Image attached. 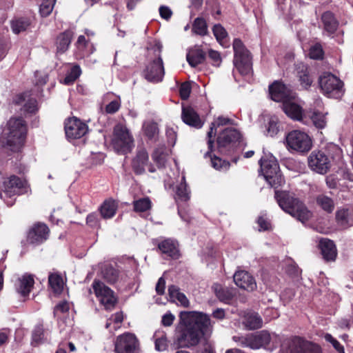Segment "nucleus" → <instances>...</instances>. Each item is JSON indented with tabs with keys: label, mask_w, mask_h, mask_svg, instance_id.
I'll return each instance as SVG.
<instances>
[{
	"label": "nucleus",
	"mask_w": 353,
	"mask_h": 353,
	"mask_svg": "<svg viewBox=\"0 0 353 353\" xmlns=\"http://www.w3.org/2000/svg\"><path fill=\"white\" fill-rule=\"evenodd\" d=\"M176 331L174 344L178 348L194 347L201 339L210 336L213 323L210 316L201 312H181Z\"/></svg>",
	"instance_id": "f257e3e1"
},
{
	"label": "nucleus",
	"mask_w": 353,
	"mask_h": 353,
	"mask_svg": "<svg viewBox=\"0 0 353 353\" xmlns=\"http://www.w3.org/2000/svg\"><path fill=\"white\" fill-rule=\"evenodd\" d=\"M274 198L279 207L286 213L302 223L312 216L311 212L305 203L296 197L294 192L275 189Z\"/></svg>",
	"instance_id": "f03ea898"
},
{
	"label": "nucleus",
	"mask_w": 353,
	"mask_h": 353,
	"mask_svg": "<svg viewBox=\"0 0 353 353\" xmlns=\"http://www.w3.org/2000/svg\"><path fill=\"white\" fill-rule=\"evenodd\" d=\"M27 128L21 118H11L3 130L1 139L13 152H19L24 145Z\"/></svg>",
	"instance_id": "7ed1b4c3"
},
{
	"label": "nucleus",
	"mask_w": 353,
	"mask_h": 353,
	"mask_svg": "<svg viewBox=\"0 0 353 353\" xmlns=\"http://www.w3.org/2000/svg\"><path fill=\"white\" fill-rule=\"evenodd\" d=\"M163 45L159 41H156L151 47L154 58L150 61L143 70V77L149 82L157 83L161 82L165 75V68L161 52Z\"/></svg>",
	"instance_id": "20e7f679"
},
{
	"label": "nucleus",
	"mask_w": 353,
	"mask_h": 353,
	"mask_svg": "<svg viewBox=\"0 0 353 353\" xmlns=\"http://www.w3.org/2000/svg\"><path fill=\"white\" fill-rule=\"evenodd\" d=\"M260 170L265 180L274 189L284 183V178L280 171L276 159L272 154H265L259 161Z\"/></svg>",
	"instance_id": "39448f33"
},
{
	"label": "nucleus",
	"mask_w": 353,
	"mask_h": 353,
	"mask_svg": "<svg viewBox=\"0 0 353 353\" xmlns=\"http://www.w3.org/2000/svg\"><path fill=\"white\" fill-rule=\"evenodd\" d=\"M242 141V134L238 130L226 128L217 137L218 152L223 155H232Z\"/></svg>",
	"instance_id": "423d86ee"
},
{
	"label": "nucleus",
	"mask_w": 353,
	"mask_h": 353,
	"mask_svg": "<svg viewBox=\"0 0 353 353\" xmlns=\"http://www.w3.org/2000/svg\"><path fill=\"white\" fill-rule=\"evenodd\" d=\"M319 83L323 94L329 98L341 99L345 93L343 81L330 72L320 76Z\"/></svg>",
	"instance_id": "0eeeda50"
},
{
	"label": "nucleus",
	"mask_w": 353,
	"mask_h": 353,
	"mask_svg": "<svg viewBox=\"0 0 353 353\" xmlns=\"http://www.w3.org/2000/svg\"><path fill=\"white\" fill-rule=\"evenodd\" d=\"M234 65L242 75H247L252 69V56L240 39H234L232 43Z\"/></svg>",
	"instance_id": "6e6552de"
},
{
	"label": "nucleus",
	"mask_w": 353,
	"mask_h": 353,
	"mask_svg": "<svg viewBox=\"0 0 353 353\" xmlns=\"http://www.w3.org/2000/svg\"><path fill=\"white\" fill-rule=\"evenodd\" d=\"M112 143L117 152L126 154L134 147V138L125 125L118 123L113 129Z\"/></svg>",
	"instance_id": "1a4fd4ad"
},
{
	"label": "nucleus",
	"mask_w": 353,
	"mask_h": 353,
	"mask_svg": "<svg viewBox=\"0 0 353 353\" xmlns=\"http://www.w3.org/2000/svg\"><path fill=\"white\" fill-rule=\"evenodd\" d=\"M28 191L27 181L17 176L12 175L6 179L0 185V197L3 199L8 205H12L13 201H6L8 198L17 194H21Z\"/></svg>",
	"instance_id": "9d476101"
},
{
	"label": "nucleus",
	"mask_w": 353,
	"mask_h": 353,
	"mask_svg": "<svg viewBox=\"0 0 353 353\" xmlns=\"http://www.w3.org/2000/svg\"><path fill=\"white\" fill-rule=\"evenodd\" d=\"M279 353H322V350L319 345L296 336L287 344H282Z\"/></svg>",
	"instance_id": "9b49d317"
},
{
	"label": "nucleus",
	"mask_w": 353,
	"mask_h": 353,
	"mask_svg": "<svg viewBox=\"0 0 353 353\" xmlns=\"http://www.w3.org/2000/svg\"><path fill=\"white\" fill-rule=\"evenodd\" d=\"M64 130L66 139L73 144L78 145L79 142L77 141L88 132V126L75 117H69L64 121Z\"/></svg>",
	"instance_id": "f8f14e48"
},
{
	"label": "nucleus",
	"mask_w": 353,
	"mask_h": 353,
	"mask_svg": "<svg viewBox=\"0 0 353 353\" xmlns=\"http://www.w3.org/2000/svg\"><path fill=\"white\" fill-rule=\"evenodd\" d=\"M285 140L288 148L299 152H307L312 148L311 138L307 134L300 130L290 132L287 134Z\"/></svg>",
	"instance_id": "ddd939ff"
},
{
	"label": "nucleus",
	"mask_w": 353,
	"mask_h": 353,
	"mask_svg": "<svg viewBox=\"0 0 353 353\" xmlns=\"http://www.w3.org/2000/svg\"><path fill=\"white\" fill-rule=\"evenodd\" d=\"M139 341L135 334L125 332L114 341L115 353H139Z\"/></svg>",
	"instance_id": "4468645a"
},
{
	"label": "nucleus",
	"mask_w": 353,
	"mask_h": 353,
	"mask_svg": "<svg viewBox=\"0 0 353 353\" xmlns=\"http://www.w3.org/2000/svg\"><path fill=\"white\" fill-rule=\"evenodd\" d=\"M309 167L316 172L325 174L331 168L329 157L321 150L313 151L308 157Z\"/></svg>",
	"instance_id": "2eb2a0df"
},
{
	"label": "nucleus",
	"mask_w": 353,
	"mask_h": 353,
	"mask_svg": "<svg viewBox=\"0 0 353 353\" xmlns=\"http://www.w3.org/2000/svg\"><path fill=\"white\" fill-rule=\"evenodd\" d=\"M215 129L214 125L212 124V126L210 128V130L208 132V150L204 154L205 157H210L211 165L212 168L217 170H228L230 166V163L228 161L223 160L221 158L216 156L212 155L211 153L214 151V139H212V133L213 130Z\"/></svg>",
	"instance_id": "dca6fc26"
},
{
	"label": "nucleus",
	"mask_w": 353,
	"mask_h": 353,
	"mask_svg": "<svg viewBox=\"0 0 353 353\" xmlns=\"http://www.w3.org/2000/svg\"><path fill=\"white\" fill-rule=\"evenodd\" d=\"M270 99L276 102L286 101L290 99V90L281 81H274L268 88Z\"/></svg>",
	"instance_id": "f3484780"
},
{
	"label": "nucleus",
	"mask_w": 353,
	"mask_h": 353,
	"mask_svg": "<svg viewBox=\"0 0 353 353\" xmlns=\"http://www.w3.org/2000/svg\"><path fill=\"white\" fill-rule=\"evenodd\" d=\"M281 108L285 114L290 119L306 123V119H307V112L304 113L302 107L291 101L290 99L281 104Z\"/></svg>",
	"instance_id": "a211bd4d"
},
{
	"label": "nucleus",
	"mask_w": 353,
	"mask_h": 353,
	"mask_svg": "<svg viewBox=\"0 0 353 353\" xmlns=\"http://www.w3.org/2000/svg\"><path fill=\"white\" fill-rule=\"evenodd\" d=\"M179 243L173 239H165L157 244V250L161 254L172 259H178L181 256Z\"/></svg>",
	"instance_id": "6ab92c4d"
},
{
	"label": "nucleus",
	"mask_w": 353,
	"mask_h": 353,
	"mask_svg": "<svg viewBox=\"0 0 353 353\" xmlns=\"http://www.w3.org/2000/svg\"><path fill=\"white\" fill-rule=\"evenodd\" d=\"M235 284L240 288L247 291H254L256 288L254 278L246 271H238L233 276Z\"/></svg>",
	"instance_id": "aec40b11"
},
{
	"label": "nucleus",
	"mask_w": 353,
	"mask_h": 353,
	"mask_svg": "<svg viewBox=\"0 0 353 353\" xmlns=\"http://www.w3.org/2000/svg\"><path fill=\"white\" fill-rule=\"evenodd\" d=\"M34 283V276L32 274H24L18 277L14 281V289L21 296H28Z\"/></svg>",
	"instance_id": "412c9836"
},
{
	"label": "nucleus",
	"mask_w": 353,
	"mask_h": 353,
	"mask_svg": "<svg viewBox=\"0 0 353 353\" xmlns=\"http://www.w3.org/2000/svg\"><path fill=\"white\" fill-rule=\"evenodd\" d=\"M149 162V156L144 148L137 150L135 157L132 160V168L135 174L141 175L145 172V167Z\"/></svg>",
	"instance_id": "4be33fe9"
},
{
	"label": "nucleus",
	"mask_w": 353,
	"mask_h": 353,
	"mask_svg": "<svg viewBox=\"0 0 353 353\" xmlns=\"http://www.w3.org/2000/svg\"><path fill=\"white\" fill-rule=\"evenodd\" d=\"M296 71L300 85L305 90L309 89L314 79L310 68L303 63H300L296 65Z\"/></svg>",
	"instance_id": "5701e85b"
},
{
	"label": "nucleus",
	"mask_w": 353,
	"mask_h": 353,
	"mask_svg": "<svg viewBox=\"0 0 353 353\" xmlns=\"http://www.w3.org/2000/svg\"><path fill=\"white\" fill-rule=\"evenodd\" d=\"M44 239V223L37 222L34 223L27 232V241L28 244L34 246L42 243Z\"/></svg>",
	"instance_id": "b1692460"
},
{
	"label": "nucleus",
	"mask_w": 353,
	"mask_h": 353,
	"mask_svg": "<svg viewBox=\"0 0 353 353\" xmlns=\"http://www.w3.org/2000/svg\"><path fill=\"white\" fill-rule=\"evenodd\" d=\"M319 248L323 258L326 261H335L337 256V250L333 241L329 239L322 238L319 241Z\"/></svg>",
	"instance_id": "393cba45"
},
{
	"label": "nucleus",
	"mask_w": 353,
	"mask_h": 353,
	"mask_svg": "<svg viewBox=\"0 0 353 353\" xmlns=\"http://www.w3.org/2000/svg\"><path fill=\"white\" fill-rule=\"evenodd\" d=\"M186 59L192 68L203 63L206 59V53L203 50L202 46L195 45L191 48L186 54Z\"/></svg>",
	"instance_id": "a878e982"
},
{
	"label": "nucleus",
	"mask_w": 353,
	"mask_h": 353,
	"mask_svg": "<svg viewBox=\"0 0 353 353\" xmlns=\"http://www.w3.org/2000/svg\"><path fill=\"white\" fill-rule=\"evenodd\" d=\"M181 118L185 124L195 128L199 129L203 125V122L201 120L199 115L190 106L183 108Z\"/></svg>",
	"instance_id": "bb28decb"
},
{
	"label": "nucleus",
	"mask_w": 353,
	"mask_h": 353,
	"mask_svg": "<svg viewBox=\"0 0 353 353\" xmlns=\"http://www.w3.org/2000/svg\"><path fill=\"white\" fill-rule=\"evenodd\" d=\"M336 221L343 229L353 225V208H343L336 212Z\"/></svg>",
	"instance_id": "cd10ccee"
},
{
	"label": "nucleus",
	"mask_w": 353,
	"mask_h": 353,
	"mask_svg": "<svg viewBox=\"0 0 353 353\" xmlns=\"http://www.w3.org/2000/svg\"><path fill=\"white\" fill-rule=\"evenodd\" d=\"M74 37V32L70 29L66 30L57 35L55 41L57 53L63 54L65 52L72 42Z\"/></svg>",
	"instance_id": "c85d7f7f"
},
{
	"label": "nucleus",
	"mask_w": 353,
	"mask_h": 353,
	"mask_svg": "<svg viewBox=\"0 0 353 353\" xmlns=\"http://www.w3.org/2000/svg\"><path fill=\"white\" fill-rule=\"evenodd\" d=\"M65 283L61 273H50L48 275V288L54 296H59L63 291Z\"/></svg>",
	"instance_id": "c756f323"
},
{
	"label": "nucleus",
	"mask_w": 353,
	"mask_h": 353,
	"mask_svg": "<svg viewBox=\"0 0 353 353\" xmlns=\"http://www.w3.org/2000/svg\"><path fill=\"white\" fill-rule=\"evenodd\" d=\"M321 19L323 29L328 34H333L336 32L339 27V21L331 11L324 12Z\"/></svg>",
	"instance_id": "7c9ffc66"
},
{
	"label": "nucleus",
	"mask_w": 353,
	"mask_h": 353,
	"mask_svg": "<svg viewBox=\"0 0 353 353\" xmlns=\"http://www.w3.org/2000/svg\"><path fill=\"white\" fill-rule=\"evenodd\" d=\"M252 349L266 347L270 343L271 336L267 330H261L251 334Z\"/></svg>",
	"instance_id": "2f4dec72"
},
{
	"label": "nucleus",
	"mask_w": 353,
	"mask_h": 353,
	"mask_svg": "<svg viewBox=\"0 0 353 353\" xmlns=\"http://www.w3.org/2000/svg\"><path fill=\"white\" fill-rule=\"evenodd\" d=\"M117 203L112 199L105 200L99 208L100 214L104 219L112 218L117 213Z\"/></svg>",
	"instance_id": "473e14b6"
},
{
	"label": "nucleus",
	"mask_w": 353,
	"mask_h": 353,
	"mask_svg": "<svg viewBox=\"0 0 353 353\" xmlns=\"http://www.w3.org/2000/svg\"><path fill=\"white\" fill-rule=\"evenodd\" d=\"M243 323L248 330H257L262 327L263 320L258 313L249 312L244 316Z\"/></svg>",
	"instance_id": "72a5a7b5"
},
{
	"label": "nucleus",
	"mask_w": 353,
	"mask_h": 353,
	"mask_svg": "<svg viewBox=\"0 0 353 353\" xmlns=\"http://www.w3.org/2000/svg\"><path fill=\"white\" fill-rule=\"evenodd\" d=\"M142 130L144 135L149 141L157 142L158 140L159 129L157 123L154 121L145 122Z\"/></svg>",
	"instance_id": "f704fd0d"
},
{
	"label": "nucleus",
	"mask_w": 353,
	"mask_h": 353,
	"mask_svg": "<svg viewBox=\"0 0 353 353\" xmlns=\"http://www.w3.org/2000/svg\"><path fill=\"white\" fill-rule=\"evenodd\" d=\"M77 49L81 52V57L88 56L93 52L94 46L90 43L89 39H86L85 36H79L77 42L75 43Z\"/></svg>",
	"instance_id": "c9c22d12"
},
{
	"label": "nucleus",
	"mask_w": 353,
	"mask_h": 353,
	"mask_svg": "<svg viewBox=\"0 0 353 353\" xmlns=\"http://www.w3.org/2000/svg\"><path fill=\"white\" fill-rule=\"evenodd\" d=\"M190 192L188 190V185L185 182V178L183 181L176 187L175 189V201L176 202L181 201L185 202L190 199Z\"/></svg>",
	"instance_id": "e433bc0d"
},
{
	"label": "nucleus",
	"mask_w": 353,
	"mask_h": 353,
	"mask_svg": "<svg viewBox=\"0 0 353 353\" xmlns=\"http://www.w3.org/2000/svg\"><path fill=\"white\" fill-rule=\"evenodd\" d=\"M81 69L78 64H74L67 72L65 77L61 81L63 84L70 85L73 84L81 74Z\"/></svg>",
	"instance_id": "4c0bfd02"
},
{
	"label": "nucleus",
	"mask_w": 353,
	"mask_h": 353,
	"mask_svg": "<svg viewBox=\"0 0 353 353\" xmlns=\"http://www.w3.org/2000/svg\"><path fill=\"white\" fill-rule=\"evenodd\" d=\"M307 118H309L313 125L318 129H323L326 125L325 115L319 112V110H314L313 112H307Z\"/></svg>",
	"instance_id": "58836bf2"
},
{
	"label": "nucleus",
	"mask_w": 353,
	"mask_h": 353,
	"mask_svg": "<svg viewBox=\"0 0 353 353\" xmlns=\"http://www.w3.org/2000/svg\"><path fill=\"white\" fill-rule=\"evenodd\" d=\"M316 204L325 212L332 213L334 209V203L332 198L324 194H319L316 199Z\"/></svg>",
	"instance_id": "ea45409f"
},
{
	"label": "nucleus",
	"mask_w": 353,
	"mask_h": 353,
	"mask_svg": "<svg viewBox=\"0 0 353 353\" xmlns=\"http://www.w3.org/2000/svg\"><path fill=\"white\" fill-rule=\"evenodd\" d=\"M192 32L201 37L208 34V25L204 18L197 17L194 20L192 26Z\"/></svg>",
	"instance_id": "a19ab883"
},
{
	"label": "nucleus",
	"mask_w": 353,
	"mask_h": 353,
	"mask_svg": "<svg viewBox=\"0 0 353 353\" xmlns=\"http://www.w3.org/2000/svg\"><path fill=\"white\" fill-rule=\"evenodd\" d=\"M167 153L162 148H157L152 154V158L159 169L165 167Z\"/></svg>",
	"instance_id": "79ce46f5"
},
{
	"label": "nucleus",
	"mask_w": 353,
	"mask_h": 353,
	"mask_svg": "<svg viewBox=\"0 0 353 353\" xmlns=\"http://www.w3.org/2000/svg\"><path fill=\"white\" fill-rule=\"evenodd\" d=\"M30 21L27 18H16L11 21V28L12 32L17 34L25 31L30 26Z\"/></svg>",
	"instance_id": "37998d69"
},
{
	"label": "nucleus",
	"mask_w": 353,
	"mask_h": 353,
	"mask_svg": "<svg viewBox=\"0 0 353 353\" xmlns=\"http://www.w3.org/2000/svg\"><path fill=\"white\" fill-rule=\"evenodd\" d=\"M92 287L99 301L101 300V298L105 296L106 294L111 292V289L99 280L94 279Z\"/></svg>",
	"instance_id": "c03bdc74"
},
{
	"label": "nucleus",
	"mask_w": 353,
	"mask_h": 353,
	"mask_svg": "<svg viewBox=\"0 0 353 353\" xmlns=\"http://www.w3.org/2000/svg\"><path fill=\"white\" fill-rule=\"evenodd\" d=\"M134 210L137 212H145L152 208V202L149 197L135 200L132 203Z\"/></svg>",
	"instance_id": "a18cd8bd"
},
{
	"label": "nucleus",
	"mask_w": 353,
	"mask_h": 353,
	"mask_svg": "<svg viewBox=\"0 0 353 353\" xmlns=\"http://www.w3.org/2000/svg\"><path fill=\"white\" fill-rule=\"evenodd\" d=\"M309 57L313 60H323L325 56L322 45L317 42L311 46L309 49Z\"/></svg>",
	"instance_id": "49530a36"
},
{
	"label": "nucleus",
	"mask_w": 353,
	"mask_h": 353,
	"mask_svg": "<svg viewBox=\"0 0 353 353\" xmlns=\"http://www.w3.org/2000/svg\"><path fill=\"white\" fill-rule=\"evenodd\" d=\"M104 279L110 284L115 283L119 279V270L112 266L106 267L103 270Z\"/></svg>",
	"instance_id": "de8ad7c7"
},
{
	"label": "nucleus",
	"mask_w": 353,
	"mask_h": 353,
	"mask_svg": "<svg viewBox=\"0 0 353 353\" xmlns=\"http://www.w3.org/2000/svg\"><path fill=\"white\" fill-rule=\"evenodd\" d=\"M99 302L104 305L105 310H111L117 303V298L115 296L114 291L111 290V292L101 298Z\"/></svg>",
	"instance_id": "09e8293b"
},
{
	"label": "nucleus",
	"mask_w": 353,
	"mask_h": 353,
	"mask_svg": "<svg viewBox=\"0 0 353 353\" xmlns=\"http://www.w3.org/2000/svg\"><path fill=\"white\" fill-rule=\"evenodd\" d=\"M215 294L221 301L225 303L230 301L233 298V294L231 291L221 286L215 288Z\"/></svg>",
	"instance_id": "8fccbe9b"
},
{
	"label": "nucleus",
	"mask_w": 353,
	"mask_h": 353,
	"mask_svg": "<svg viewBox=\"0 0 353 353\" xmlns=\"http://www.w3.org/2000/svg\"><path fill=\"white\" fill-rule=\"evenodd\" d=\"M232 339L234 341L239 343L243 347H250L252 349L251 334L246 336H234Z\"/></svg>",
	"instance_id": "3c124183"
},
{
	"label": "nucleus",
	"mask_w": 353,
	"mask_h": 353,
	"mask_svg": "<svg viewBox=\"0 0 353 353\" xmlns=\"http://www.w3.org/2000/svg\"><path fill=\"white\" fill-rule=\"evenodd\" d=\"M212 32L219 42H221L228 36V32L221 24H215L212 28Z\"/></svg>",
	"instance_id": "603ef678"
},
{
	"label": "nucleus",
	"mask_w": 353,
	"mask_h": 353,
	"mask_svg": "<svg viewBox=\"0 0 353 353\" xmlns=\"http://www.w3.org/2000/svg\"><path fill=\"white\" fill-rule=\"evenodd\" d=\"M256 223L260 228L259 231H270L272 229V223L266 215L259 216Z\"/></svg>",
	"instance_id": "864d4df0"
},
{
	"label": "nucleus",
	"mask_w": 353,
	"mask_h": 353,
	"mask_svg": "<svg viewBox=\"0 0 353 353\" xmlns=\"http://www.w3.org/2000/svg\"><path fill=\"white\" fill-rule=\"evenodd\" d=\"M43 338V329L42 326H39L35 328L32 333V345L34 346L38 345L42 343Z\"/></svg>",
	"instance_id": "5fc2aeb1"
},
{
	"label": "nucleus",
	"mask_w": 353,
	"mask_h": 353,
	"mask_svg": "<svg viewBox=\"0 0 353 353\" xmlns=\"http://www.w3.org/2000/svg\"><path fill=\"white\" fill-rule=\"evenodd\" d=\"M192 87L189 82L185 81L181 84L179 87V95L182 100H187L191 93Z\"/></svg>",
	"instance_id": "6e6d98bb"
},
{
	"label": "nucleus",
	"mask_w": 353,
	"mask_h": 353,
	"mask_svg": "<svg viewBox=\"0 0 353 353\" xmlns=\"http://www.w3.org/2000/svg\"><path fill=\"white\" fill-rule=\"evenodd\" d=\"M86 224L92 228H100V219L99 215L95 213H90L86 217Z\"/></svg>",
	"instance_id": "4d7b16f0"
},
{
	"label": "nucleus",
	"mask_w": 353,
	"mask_h": 353,
	"mask_svg": "<svg viewBox=\"0 0 353 353\" xmlns=\"http://www.w3.org/2000/svg\"><path fill=\"white\" fill-rule=\"evenodd\" d=\"M279 131V123L276 119L273 118L270 119L267 127L268 134L270 137H274L277 134Z\"/></svg>",
	"instance_id": "13d9d810"
},
{
	"label": "nucleus",
	"mask_w": 353,
	"mask_h": 353,
	"mask_svg": "<svg viewBox=\"0 0 353 353\" xmlns=\"http://www.w3.org/2000/svg\"><path fill=\"white\" fill-rule=\"evenodd\" d=\"M325 339L326 341L330 342L332 343L334 348L339 352V353H345L344 347L336 339H334L330 334H326L325 335Z\"/></svg>",
	"instance_id": "bf43d9fd"
},
{
	"label": "nucleus",
	"mask_w": 353,
	"mask_h": 353,
	"mask_svg": "<svg viewBox=\"0 0 353 353\" xmlns=\"http://www.w3.org/2000/svg\"><path fill=\"white\" fill-rule=\"evenodd\" d=\"M70 310V305L68 301L64 300L60 301L54 307V314L57 315L58 313L64 314L68 312Z\"/></svg>",
	"instance_id": "052dcab7"
},
{
	"label": "nucleus",
	"mask_w": 353,
	"mask_h": 353,
	"mask_svg": "<svg viewBox=\"0 0 353 353\" xmlns=\"http://www.w3.org/2000/svg\"><path fill=\"white\" fill-rule=\"evenodd\" d=\"M233 120L229 118L224 117L223 116L219 117L216 121L214 123H212L210 127L212 126V124L214 125L215 129L213 130L212 137L215 136L216 127L221 125H226L228 124H232ZM211 128H210V129Z\"/></svg>",
	"instance_id": "680f3d73"
},
{
	"label": "nucleus",
	"mask_w": 353,
	"mask_h": 353,
	"mask_svg": "<svg viewBox=\"0 0 353 353\" xmlns=\"http://www.w3.org/2000/svg\"><path fill=\"white\" fill-rule=\"evenodd\" d=\"M208 57L212 61V64L214 66L219 67L222 62L220 53L218 51L214 50L212 49L209 50Z\"/></svg>",
	"instance_id": "e2e57ef3"
},
{
	"label": "nucleus",
	"mask_w": 353,
	"mask_h": 353,
	"mask_svg": "<svg viewBox=\"0 0 353 353\" xmlns=\"http://www.w3.org/2000/svg\"><path fill=\"white\" fill-rule=\"evenodd\" d=\"M120 100H113L106 105L105 108V112L110 114H114L120 109Z\"/></svg>",
	"instance_id": "0e129e2a"
},
{
	"label": "nucleus",
	"mask_w": 353,
	"mask_h": 353,
	"mask_svg": "<svg viewBox=\"0 0 353 353\" xmlns=\"http://www.w3.org/2000/svg\"><path fill=\"white\" fill-rule=\"evenodd\" d=\"M168 347V341L165 335L155 340V349L158 351H164Z\"/></svg>",
	"instance_id": "69168bd1"
},
{
	"label": "nucleus",
	"mask_w": 353,
	"mask_h": 353,
	"mask_svg": "<svg viewBox=\"0 0 353 353\" xmlns=\"http://www.w3.org/2000/svg\"><path fill=\"white\" fill-rule=\"evenodd\" d=\"M23 110L26 112H34L37 110V101L34 99H28L23 105Z\"/></svg>",
	"instance_id": "338daca9"
},
{
	"label": "nucleus",
	"mask_w": 353,
	"mask_h": 353,
	"mask_svg": "<svg viewBox=\"0 0 353 353\" xmlns=\"http://www.w3.org/2000/svg\"><path fill=\"white\" fill-rule=\"evenodd\" d=\"M286 273L293 277L298 278L301 272V269L296 264H290L286 267Z\"/></svg>",
	"instance_id": "774afa93"
}]
</instances>
